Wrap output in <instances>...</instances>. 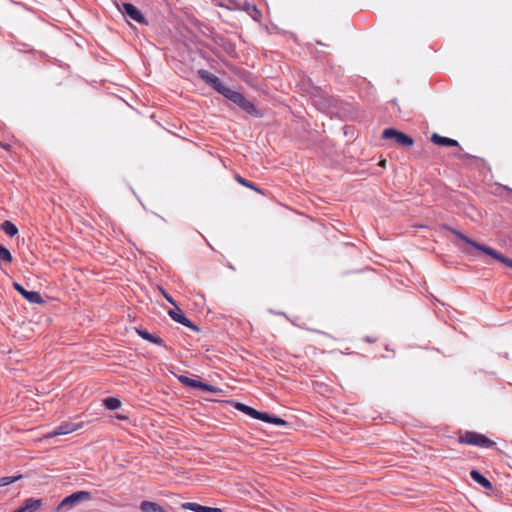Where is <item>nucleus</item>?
Here are the masks:
<instances>
[{"label": "nucleus", "instance_id": "nucleus-11", "mask_svg": "<svg viewBox=\"0 0 512 512\" xmlns=\"http://www.w3.org/2000/svg\"><path fill=\"white\" fill-rule=\"evenodd\" d=\"M123 13L129 16L134 21L140 24H147V20L141 13V11L131 3H123L122 9H120Z\"/></svg>", "mask_w": 512, "mask_h": 512}, {"label": "nucleus", "instance_id": "nucleus-20", "mask_svg": "<svg viewBox=\"0 0 512 512\" xmlns=\"http://www.w3.org/2000/svg\"><path fill=\"white\" fill-rule=\"evenodd\" d=\"M207 506H202L194 502H186L182 504V508L193 512H205Z\"/></svg>", "mask_w": 512, "mask_h": 512}, {"label": "nucleus", "instance_id": "nucleus-23", "mask_svg": "<svg viewBox=\"0 0 512 512\" xmlns=\"http://www.w3.org/2000/svg\"><path fill=\"white\" fill-rule=\"evenodd\" d=\"M162 291V294L163 296L166 298V300L171 303L172 305L176 306V303L175 301L173 300V298L171 296H169L164 290H161Z\"/></svg>", "mask_w": 512, "mask_h": 512}, {"label": "nucleus", "instance_id": "nucleus-25", "mask_svg": "<svg viewBox=\"0 0 512 512\" xmlns=\"http://www.w3.org/2000/svg\"><path fill=\"white\" fill-rule=\"evenodd\" d=\"M468 157H469V155H468V154H458V155H457V158H458V159H460V160H464V159H466V158H468Z\"/></svg>", "mask_w": 512, "mask_h": 512}, {"label": "nucleus", "instance_id": "nucleus-9", "mask_svg": "<svg viewBox=\"0 0 512 512\" xmlns=\"http://www.w3.org/2000/svg\"><path fill=\"white\" fill-rule=\"evenodd\" d=\"M199 77L213 87L218 93L222 94V91L226 89V87L222 84L221 80L214 74L210 73L207 70L201 69L198 71Z\"/></svg>", "mask_w": 512, "mask_h": 512}, {"label": "nucleus", "instance_id": "nucleus-18", "mask_svg": "<svg viewBox=\"0 0 512 512\" xmlns=\"http://www.w3.org/2000/svg\"><path fill=\"white\" fill-rule=\"evenodd\" d=\"M104 406L109 410H116L121 407V401L118 398L108 397L103 401Z\"/></svg>", "mask_w": 512, "mask_h": 512}, {"label": "nucleus", "instance_id": "nucleus-3", "mask_svg": "<svg viewBox=\"0 0 512 512\" xmlns=\"http://www.w3.org/2000/svg\"><path fill=\"white\" fill-rule=\"evenodd\" d=\"M235 408L238 411H241L244 414H246L252 418H255V419L267 422V423H272V424L279 425V426L287 425V421H285L284 419L279 418L274 415H269L264 412L257 411L256 409H254L246 404H243V403H236Z\"/></svg>", "mask_w": 512, "mask_h": 512}, {"label": "nucleus", "instance_id": "nucleus-7", "mask_svg": "<svg viewBox=\"0 0 512 512\" xmlns=\"http://www.w3.org/2000/svg\"><path fill=\"white\" fill-rule=\"evenodd\" d=\"M91 498V493L88 491H78L75 492L67 497H65L60 504L58 505L57 509L60 510L64 507H72L73 505L84 501L89 500Z\"/></svg>", "mask_w": 512, "mask_h": 512}, {"label": "nucleus", "instance_id": "nucleus-21", "mask_svg": "<svg viewBox=\"0 0 512 512\" xmlns=\"http://www.w3.org/2000/svg\"><path fill=\"white\" fill-rule=\"evenodd\" d=\"M0 260L11 263L13 261L10 251L0 244Z\"/></svg>", "mask_w": 512, "mask_h": 512}, {"label": "nucleus", "instance_id": "nucleus-8", "mask_svg": "<svg viewBox=\"0 0 512 512\" xmlns=\"http://www.w3.org/2000/svg\"><path fill=\"white\" fill-rule=\"evenodd\" d=\"M179 381L188 387L197 388V389H200L205 392L217 393L219 391L218 388H216L210 384L201 382L196 379L189 378L187 376H180Z\"/></svg>", "mask_w": 512, "mask_h": 512}, {"label": "nucleus", "instance_id": "nucleus-14", "mask_svg": "<svg viewBox=\"0 0 512 512\" xmlns=\"http://www.w3.org/2000/svg\"><path fill=\"white\" fill-rule=\"evenodd\" d=\"M43 505L42 499L28 498L21 506L23 512H35Z\"/></svg>", "mask_w": 512, "mask_h": 512}, {"label": "nucleus", "instance_id": "nucleus-12", "mask_svg": "<svg viewBox=\"0 0 512 512\" xmlns=\"http://www.w3.org/2000/svg\"><path fill=\"white\" fill-rule=\"evenodd\" d=\"M13 287L30 303L41 304L44 302L39 292L27 291L26 289H24V287L21 284L16 283V282L13 283Z\"/></svg>", "mask_w": 512, "mask_h": 512}, {"label": "nucleus", "instance_id": "nucleus-5", "mask_svg": "<svg viewBox=\"0 0 512 512\" xmlns=\"http://www.w3.org/2000/svg\"><path fill=\"white\" fill-rule=\"evenodd\" d=\"M382 139L393 140L395 144L401 147H411L414 144V140L410 136L394 128L384 129Z\"/></svg>", "mask_w": 512, "mask_h": 512}, {"label": "nucleus", "instance_id": "nucleus-16", "mask_svg": "<svg viewBox=\"0 0 512 512\" xmlns=\"http://www.w3.org/2000/svg\"><path fill=\"white\" fill-rule=\"evenodd\" d=\"M136 332L144 340H147V341H149V342H151L153 344H156V345H162L163 344V340L160 337L152 335L147 330L136 329Z\"/></svg>", "mask_w": 512, "mask_h": 512}, {"label": "nucleus", "instance_id": "nucleus-2", "mask_svg": "<svg viewBox=\"0 0 512 512\" xmlns=\"http://www.w3.org/2000/svg\"><path fill=\"white\" fill-rule=\"evenodd\" d=\"M222 95L238 105L242 110H244L246 113L253 115V116H260L261 114L255 107V105L250 102L246 97L241 94L240 92L234 91L230 88H227L222 91Z\"/></svg>", "mask_w": 512, "mask_h": 512}, {"label": "nucleus", "instance_id": "nucleus-24", "mask_svg": "<svg viewBox=\"0 0 512 512\" xmlns=\"http://www.w3.org/2000/svg\"><path fill=\"white\" fill-rule=\"evenodd\" d=\"M205 512H223L220 508L206 507Z\"/></svg>", "mask_w": 512, "mask_h": 512}, {"label": "nucleus", "instance_id": "nucleus-28", "mask_svg": "<svg viewBox=\"0 0 512 512\" xmlns=\"http://www.w3.org/2000/svg\"><path fill=\"white\" fill-rule=\"evenodd\" d=\"M3 148H5L6 150H9L10 146L9 145H3Z\"/></svg>", "mask_w": 512, "mask_h": 512}, {"label": "nucleus", "instance_id": "nucleus-19", "mask_svg": "<svg viewBox=\"0 0 512 512\" xmlns=\"http://www.w3.org/2000/svg\"><path fill=\"white\" fill-rule=\"evenodd\" d=\"M235 180H236L239 184H241V185H243V186H245V187H247V188H250V189H252V190H254V191H257L258 193L263 194V192H262V190H261V189H259V188L254 184V183H252V182H250V181H247V180H246L245 178H243L242 176H240V175H238V174H237V175H235Z\"/></svg>", "mask_w": 512, "mask_h": 512}, {"label": "nucleus", "instance_id": "nucleus-4", "mask_svg": "<svg viewBox=\"0 0 512 512\" xmlns=\"http://www.w3.org/2000/svg\"><path fill=\"white\" fill-rule=\"evenodd\" d=\"M459 443L478 446L482 448H489L495 444L494 441L490 440L485 435L471 431H467L464 434L460 435Z\"/></svg>", "mask_w": 512, "mask_h": 512}, {"label": "nucleus", "instance_id": "nucleus-22", "mask_svg": "<svg viewBox=\"0 0 512 512\" xmlns=\"http://www.w3.org/2000/svg\"><path fill=\"white\" fill-rule=\"evenodd\" d=\"M22 478V475L17 476H5L0 478V486H7L10 485Z\"/></svg>", "mask_w": 512, "mask_h": 512}, {"label": "nucleus", "instance_id": "nucleus-15", "mask_svg": "<svg viewBox=\"0 0 512 512\" xmlns=\"http://www.w3.org/2000/svg\"><path fill=\"white\" fill-rule=\"evenodd\" d=\"M471 478L486 489H492V483L477 470L470 472Z\"/></svg>", "mask_w": 512, "mask_h": 512}, {"label": "nucleus", "instance_id": "nucleus-1", "mask_svg": "<svg viewBox=\"0 0 512 512\" xmlns=\"http://www.w3.org/2000/svg\"><path fill=\"white\" fill-rule=\"evenodd\" d=\"M451 231L453 234H455L459 239L463 240L465 243H467V244L471 245L472 247H474L475 249L491 256L492 258L498 260L499 262L503 263L507 267L512 268V259L504 256L503 254H501L500 252H498L497 250H495L489 246L480 244V243L468 238L466 235H464L463 233H461L457 230L451 229Z\"/></svg>", "mask_w": 512, "mask_h": 512}, {"label": "nucleus", "instance_id": "nucleus-27", "mask_svg": "<svg viewBox=\"0 0 512 512\" xmlns=\"http://www.w3.org/2000/svg\"><path fill=\"white\" fill-rule=\"evenodd\" d=\"M12 512H23V510H22V508H21V506H20L19 508L15 509V510H14V511H12Z\"/></svg>", "mask_w": 512, "mask_h": 512}, {"label": "nucleus", "instance_id": "nucleus-13", "mask_svg": "<svg viewBox=\"0 0 512 512\" xmlns=\"http://www.w3.org/2000/svg\"><path fill=\"white\" fill-rule=\"evenodd\" d=\"M431 141L439 146H459V143L457 140H454L452 138L441 136L437 133H433L431 136Z\"/></svg>", "mask_w": 512, "mask_h": 512}, {"label": "nucleus", "instance_id": "nucleus-6", "mask_svg": "<svg viewBox=\"0 0 512 512\" xmlns=\"http://www.w3.org/2000/svg\"><path fill=\"white\" fill-rule=\"evenodd\" d=\"M84 426L83 422L80 423H72V422H64L56 427L53 431L47 433L45 438H53L59 435H66L72 432H75L81 429Z\"/></svg>", "mask_w": 512, "mask_h": 512}, {"label": "nucleus", "instance_id": "nucleus-26", "mask_svg": "<svg viewBox=\"0 0 512 512\" xmlns=\"http://www.w3.org/2000/svg\"><path fill=\"white\" fill-rule=\"evenodd\" d=\"M380 166L382 167H385L386 165V160H381L380 163H379Z\"/></svg>", "mask_w": 512, "mask_h": 512}, {"label": "nucleus", "instance_id": "nucleus-17", "mask_svg": "<svg viewBox=\"0 0 512 512\" xmlns=\"http://www.w3.org/2000/svg\"><path fill=\"white\" fill-rule=\"evenodd\" d=\"M1 229L10 237H13L18 233V228L8 220L1 224Z\"/></svg>", "mask_w": 512, "mask_h": 512}, {"label": "nucleus", "instance_id": "nucleus-10", "mask_svg": "<svg viewBox=\"0 0 512 512\" xmlns=\"http://www.w3.org/2000/svg\"><path fill=\"white\" fill-rule=\"evenodd\" d=\"M175 307V309H172L168 312L169 316L175 322H178L194 331H199V328L185 316L184 312L177 305Z\"/></svg>", "mask_w": 512, "mask_h": 512}]
</instances>
